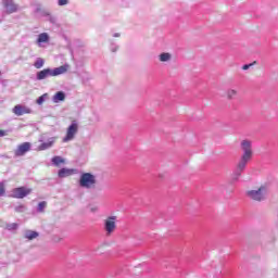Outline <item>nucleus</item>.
<instances>
[{
    "label": "nucleus",
    "mask_w": 278,
    "mask_h": 278,
    "mask_svg": "<svg viewBox=\"0 0 278 278\" xmlns=\"http://www.w3.org/2000/svg\"><path fill=\"white\" fill-rule=\"evenodd\" d=\"M5 194V184L0 182V197H3Z\"/></svg>",
    "instance_id": "4be33fe9"
},
{
    "label": "nucleus",
    "mask_w": 278,
    "mask_h": 278,
    "mask_svg": "<svg viewBox=\"0 0 278 278\" xmlns=\"http://www.w3.org/2000/svg\"><path fill=\"white\" fill-rule=\"evenodd\" d=\"M78 130L79 126L75 122H73L67 128V132L65 138H63V142H71V140H74Z\"/></svg>",
    "instance_id": "39448f33"
},
{
    "label": "nucleus",
    "mask_w": 278,
    "mask_h": 278,
    "mask_svg": "<svg viewBox=\"0 0 278 278\" xmlns=\"http://www.w3.org/2000/svg\"><path fill=\"white\" fill-rule=\"evenodd\" d=\"M28 151H31V143L24 142V143L17 146V149L14 151V155L16 157H23V155H25V153H28Z\"/></svg>",
    "instance_id": "1a4fd4ad"
},
{
    "label": "nucleus",
    "mask_w": 278,
    "mask_h": 278,
    "mask_svg": "<svg viewBox=\"0 0 278 278\" xmlns=\"http://www.w3.org/2000/svg\"><path fill=\"white\" fill-rule=\"evenodd\" d=\"M13 114H15V116H23L25 114H31V109H29V106L25 105V104H16L13 109H12Z\"/></svg>",
    "instance_id": "6e6552de"
},
{
    "label": "nucleus",
    "mask_w": 278,
    "mask_h": 278,
    "mask_svg": "<svg viewBox=\"0 0 278 278\" xmlns=\"http://www.w3.org/2000/svg\"><path fill=\"white\" fill-rule=\"evenodd\" d=\"M3 5L8 14H14V12L18 10V5H16L12 0H5Z\"/></svg>",
    "instance_id": "9d476101"
},
{
    "label": "nucleus",
    "mask_w": 278,
    "mask_h": 278,
    "mask_svg": "<svg viewBox=\"0 0 278 278\" xmlns=\"http://www.w3.org/2000/svg\"><path fill=\"white\" fill-rule=\"evenodd\" d=\"M52 163L54 166H60V164H64V159H62V156H54Z\"/></svg>",
    "instance_id": "dca6fc26"
},
{
    "label": "nucleus",
    "mask_w": 278,
    "mask_h": 278,
    "mask_svg": "<svg viewBox=\"0 0 278 278\" xmlns=\"http://www.w3.org/2000/svg\"><path fill=\"white\" fill-rule=\"evenodd\" d=\"M168 60H170V53H162L160 55V61L161 62H168Z\"/></svg>",
    "instance_id": "6ab92c4d"
},
{
    "label": "nucleus",
    "mask_w": 278,
    "mask_h": 278,
    "mask_svg": "<svg viewBox=\"0 0 278 278\" xmlns=\"http://www.w3.org/2000/svg\"><path fill=\"white\" fill-rule=\"evenodd\" d=\"M0 136H3V130H0Z\"/></svg>",
    "instance_id": "c85d7f7f"
},
{
    "label": "nucleus",
    "mask_w": 278,
    "mask_h": 278,
    "mask_svg": "<svg viewBox=\"0 0 278 278\" xmlns=\"http://www.w3.org/2000/svg\"><path fill=\"white\" fill-rule=\"evenodd\" d=\"M111 50L114 52L116 51V47H112Z\"/></svg>",
    "instance_id": "bb28decb"
},
{
    "label": "nucleus",
    "mask_w": 278,
    "mask_h": 278,
    "mask_svg": "<svg viewBox=\"0 0 278 278\" xmlns=\"http://www.w3.org/2000/svg\"><path fill=\"white\" fill-rule=\"evenodd\" d=\"M24 207H25V206L21 205V206H16L15 210H16V212H23V208H24Z\"/></svg>",
    "instance_id": "a878e982"
},
{
    "label": "nucleus",
    "mask_w": 278,
    "mask_h": 278,
    "mask_svg": "<svg viewBox=\"0 0 278 278\" xmlns=\"http://www.w3.org/2000/svg\"><path fill=\"white\" fill-rule=\"evenodd\" d=\"M248 197L254 201H264L266 199V188L261 187L258 190L249 191Z\"/></svg>",
    "instance_id": "423d86ee"
},
{
    "label": "nucleus",
    "mask_w": 278,
    "mask_h": 278,
    "mask_svg": "<svg viewBox=\"0 0 278 278\" xmlns=\"http://www.w3.org/2000/svg\"><path fill=\"white\" fill-rule=\"evenodd\" d=\"M24 236L27 240H34V238H38V232L34 230H26Z\"/></svg>",
    "instance_id": "2eb2a0df"
},
{
    "label": "nucleus",
    "mask_w": 278,
    "mask_h": 278,
    "mask_svg": "<svg viewBox=\"0 0 278 278\" xmlns=\"http://www.w3.org/2000/svg\"><path fill=\"white\" fill-rule=\"evenodd\" d=\"M55 142V138L48 139L47 142H42L37 150L39 151H47V149H51L53 147V143Z\"/></svg>",
    "instance_id": "9b49d317"
},
{
    "label": "nucleus",
    "mask_w": 278,
    "mask_h": 278,
    "mask_svg": "<svg viewBox=\"0 0 278 278\" xmlns=\"http://www.w3.org/2000/svg\"><path fill=\"white\" fill-rule=\"evenodd\" d=\"M68 3V0H59V5H66Z\"/></svg>",
    "instance_id": "393cba45"
},
{
    "label": "nucleus",
    "mask_w": 278,
    "mask_h": 278,
    "mask_svg": "<svg viewBox=\"0 0 278 278\" xmlns=\"http://www.w3.org/2000/svg\"><path fill=\"white\" fill-rule=\"evenodd\" d=\"M241 149L243 151V154L237 165V168L235 169V173H233L235 180H238V178L242 175V172L244 170V168H247V164H249L250 160L253 157V148L250 140H243L241 142Z\"/></svg>",
    "instance_id": "f257e3e1"
},
{
    "label": "nucleus",
    "mask_w": 278,
    "mask_h": 278,
    "mask_svg": "<svg viewBox=\"0 0 278 278\" xmlns=\"http://www.w3.org/2000/svg\"><path fill=\"white\" fill-rule=\"evenodd\" d=\"M251 66H253V64H245V65H243L242 70L249 71V68H251Z\"/></svg>",
    "instance_id": "b1692460"
},
{
    "label": "nucleus",
    "mask_w": 278,
    "mask_h": 278,
    "mask_svg": "<svg viewBox=\"0 0 278 278\" xmlns=\"http://www.w3.org/2000/svg\"><path fill=\"white\" fill-rule=\"evenodd\" d=\"M35 68H42L45 66V60L39 58L34 63Z\"/></svg>",
    "instance_id": "f3484780"
},
{
    "label": "nucleus",
    "mask_w": 278,
    "mask_h": 278,
    "mask_svg": "<svg viewBox=\"0 0 278 278\" xmlns=\"http://www.w3.org/2000/svg\"><path fill=\"white\" fill-rule=\"evenodd\" d=\"M37 42L38 45H42V42H49V34L47 33L39 34Z\"/></svg>",
    "instance_id": "4468645a"
},
{
    "label": "nucleus",
    "mask_w": 278,
    "mask_h": 278,
    "mask_svg": "<svg viewBox=\"0 0 278 278\" xmlns=\"http://www.w3.org/2000/svg\"><path fill=\"white\" fill-rule=\"evenodd\" d=\"M233 97H236V90L233 89L228 90V99H233Z\"/></svg>",
    "instance_id": "5701e85b"
},
{
    "label": "nucleus",
    "mask_w": 278,
    "mask_h": 278,
    "mask_svg": "<svg viewBox=\"0 0 278 278\" xmlns=\"http://www.w3.org/2000/svg\"><path fill=\"white\" fill-rule=\"evenodd\" d=\"M116 229V216H110L104 220V230L106 231V236L114 233Z\"/></svg>",
    "instance_id": "0eeeda50"
},
{
    "label": "nucleus",
    "mask_w": 278,
    "mask_h": 278,
    "mask_svg": "<svg viewBox=\"0 0 278 278\" xmlns=\"http://www.w3.org/2000/svg\"><path fill=\"white\" fill-rule=\"evenodd\" d=\"M118 36H121V35H119V34H115V35H114L115 38H118Z\"/></svg>",
    "instance_id": "cd10ccee"
},
{
    "label": "nucleus",
    "mask_w": 278,
    "mask_h": 278,
    "mask_svg": "<svg viewBox=\"0 0 278 278\" xmlns=\"http://www.w3.org/2000/svg\"><path fill=\"white\" fill-rule=\"evenodd\" d=\"M97 184L94 175L90 173H85L80 176L79 186L81 188H92Z\"/></svg>",
    "instance_id": "7ed1b4c3"
},
{
    "label": "nucleus",
    "mask_w": 278,
    "mask_h": 278,
    "mask_svg": "<svg viewBox=\"0 0 278 278\" xmlns=\"http://www.w3.org/2000/svg\"><path fill=\"white\" fill-rule=\"evenodd\" d=\"M31 194V189L27 187H17L12 190L11 197L13 199H25V197Z\"/></svg>",
    "instance_id": "20e7f679"
},
{
    "label": "nucleus",
    "mask_w": 278,
    "mask_h": 278,
    "mask_svg": "<svg viewBox=\"0 0 278 278\" xmlns=\"http://www.w3.org/2000/svg\"><path fill=\"white\" fill-rule=\"evenodd\" d=\"M65 99L66 93H64L63 91H59L52 97L53 103H60V101H65Z\"/></svg>",
    "instance_id": "f8f14e48"
},
{
    "label": "nucleus",
    "mask_w": 278,
    "mask_h": 278,
    "mask_svg": "<svg viewBox=\"0 0 278 278\" xmlns=\"http://www.w3.org/2000/svg\"><path fill=\"white\" fill-rule=\"evenodd\" d=\"M45 101H47V93L39 97L36 102L38 105H42L45 103Z\"/></svg>",
    "instance_id": "aec40b11"
},
{
    "label": "nucleus",
    "mask_w": 278,
    "mask_h": 278,
    "mask_svg": "<svg viewBox=\"0 0 278 278\" xmlns=\"http://www.w3.org/2000/svg\"><path fill=\"white\" fill-rule=\"evenodd\" d=\"M75 173V169H67V168H62L59 170V177L61 179H64V177H71Z\"/></svg>",
    "instance_id": "ddd939ff"
},
{
    "label": "nucleus",
    "mask_w": 278,
    "mask_h": 278,
    "mask_svg": "<svg viewBox=\"0 0 278 278\" xmlns=\"http://www.w3.org/2000/svg\"><path fill=\"white\" fill-rule=\"evenodd\" d=\"M68 68V64H64L54 68H45L37 72L36 79L38 81H42V79H49V77H58L60 75H64V73H67Z\"/></svg>",
    "instance_id": "f03ea898"
},
{
    "label": "nucleus",
    "mask_w": 278,
    "mask_h": 278,
    "mask_svg": "<svg viewBox=\"0 0 278 278\" xmlns=\"http://www.w3.org/2000/svg\"><path fill=\"white\" fill-rule=\"evenodd\" d=\"M8 231H16L18 229V224L12 223L7 225Z\"/></svg>",
    "instance_id": "a211bd4d"
},
{
    "label": "nucleus",
    "mask_w": 278,
    "mask_h": 278,
    "mask_svg": "<svg viewBox=\"0 0 278 278\" xmlns=\"http://www.w3.org/2000/svg\"><path fill=\"white\" fill-rule=\"evenodd\" d=\"M46 207H47V202L42 201L38 204L37 212H45Z\"/></svg>",
    "instance_id": "412c9836"
}]
</instances>
